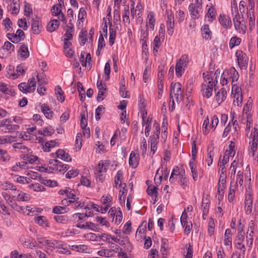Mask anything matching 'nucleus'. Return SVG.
I'll return each instance as SVG.
<instances>
[{"mask_svg": "<svg viewBox=\"0 0 258 258\" xmlns=\"http://www.w3.org/2000/svg\"><path fill=\"white\" fill-rule=\"evenodd\" d=\"M251 109V103L248 102L244 106L243 109V115H242V120L243 123H246V131H249L251 127V124L252 122V115L250 113V110Z\"/></svg>", "mask_w": 258, "mask_h": 258, "instance_id": "obj_1", "label": "nucleus"}, {"mask_svg": "<svg viewBox=\"0 0 258 258\" xmlns=\"http://www.w3.org/2000/svg\"><path fill=\"white\" fill-rule=\"evenodd\" d=\"M170 97L175 98L176 102H179L182 97L183 89L182 85L179 82H172L170 86Z\"/></svg>", "mask_w": 258, "mask_h": 258, "instance_id": "obj_2", "label": "nucleus"}, {"mask_svg": "<svg viewBox=\"0 0 258 258\" xmlns=\"http://www.w3.org/2000/svg\"><path fill=\"white\" fill-rule=\"evenodd\" d=\"M156 126V131L154 135L151 136L149 138V143H150L151 151L153 154H154L157 149V145L159 142V134L160 133V125L158 123L154 124Z\"/></svg>", "mask_w": 258, "mask_h": 258, "instance_id": "obj_3", "label": "nucleus"}, {"mask_svg": "<svg viewBox=\"0 0 258 258\" xmlns=\"http://www.w3.org/2000/svg\"><path fill=\"white\" fill-rule=\"evenodd\" d=\"M238 63L241 69H246L247 67L248 58L245 53L241 50H237L236 52Z\"/></svg>", "mask_w": 258, "mask_h": 258, "instance_id": "obj_4", "label": "nucleus"}, {"mask_svg": "<svg viewBox=\"0 0 258 258\" xmlns=\"http://www.w3.org/2000/svg\"><path fill=\"white\" fill-rule=\"evenodd\" d=\"M216 86L215 82H206V84H203L202 86L203 95L207 98H210L213 91V88Z\"/></svg>", "mask_w": 258, "mask_h": 258, "instance_id": "obj_5", "label": "nucleus"}, {"mask_svg": "<svg viewBox=\"0 0 258 258\" xmlns=\"http://www.w3.org/2000/svg\"><path fill=\"white\" fill-rule=\"evenodd\" d=\"M20 91L24 93L33 92L36 88L35 82H23L19 85Z\"/></svg>", "mask_w": 258, "mask_h": 258, "instance_id": "obj_6", "label": "nucleus"}, {"mask_svg": "<svg viewBox=\"0 0 258 258\" xmlns=\"http://www.w3.org/2000/svg\"><path fill=\"white\" fill-rule=\"evenodd\" d=\"M253 199L252 194L248 192L245 194L244 210L246 214H250L252 211Z\"/></svg>", "mask_w": 258, "mask_h": 258, "instance_id": "obj_7", "label": "nucleus"}, {"mask_svg": "<svg viewBox=\"0 0 258 258\" xmlns=\"http://www.w3.org/2000/svg\"><path fill=\"white\" fill-rule=\"evenodd\" d=\"M0 127L5 132H10L12 130H16L19 128V126L16 124H12L10 120L5 119L0 122Z\"/></svg>", "mask_w": 258, "mask_h": 258, "instance_id": "obj_8", "label": "nucleus"}, {"mask_svg": "<svg viewBox=\"0 0 258 258\" xmlns=\"http://www.w3.org/2000/svg\"><path fill=\"white\" fill-rule=\"evenodd\" d=\"M254 227V222L251 220L248 224L246 236L247 244L249 247H251L252 245Z\"/></svg>", "mask_w": 258, "mask_h": 258, "instance_id": "obj_9", "label": "nucleus"}, {"mask_svg": "<svg viewBox=\"0 0 258 258\" xmlns=\"http://www.w3.org/2000/svg\"><path fill=\"white\" fill-rule=\"evenodd\" d=\"M139 99V103L138 106L140 110L142 118H146L147 111L146 109V103H145V100L142 95H140Z\"/></svg>", "mask_w": 258, "mask_h": 258, "instance_id": "obj_10", "label": "nucleus"}, {"mask_svg": "<svg viewBox=\"0 0 258 258\" xmlns=\"http://www.w3.org/2000/svg\"><path fill=\"white\" fill-rule=\"evenodd\" d=\"M219 21L220 24L224 28H230L232 26L231 19L228 16L220 14L219 16Z\"/></svg>", "mask_w": 258, "mask_h": 258, "instance_id": "obj_11", "label": "nucleus"}, {"mask_svg": "<svg viewBox=\"0 0 258 258\" xmlns=\"http://www.w3.org/2000/svg\"><path fill=\"white\" fill-rule=\"evenodd\" d=\"M41 24L37 17L31 20V30L34 34L38 35L41 32Z\"/></svg>", "mask_w": 258, "mask_h": 258, "instance_id": "obj_12", "label": "nucleus"}, {"mask_svg": "<svg viewBox=\"0 0 258 258\" xmlns=\"http://www.w3.org/2000/svg\"><path fill=\"white\" fill-rule=\"evenodd\" d=\"M15 191L14 197L17 201L27 202L31 199L30 195L25 192L19 190Z\"/></svg>", "mask_w": 258, "mask_h": 258, "instance_id": "obj_13", "label": "nucleus"}, {"mask_svg": "<svg viewBox=\"0 0 258 258\" xmlns=\"http://www.w3.org/2000/svg\"><path fill=\"white\" fill-rule=\"evenodd\" d=\"M38 242L39 243L42 244L43 245H48L49 247L53 248H59V243L56 240H50L48 239H45L43 238L39 239Z\"/></svg>", "mask_w": 258, "mask_h": 258, "instance_id": "obj_14", "label": "nucleus"}, {"mask_svg": "<svg viewBox=\"0 0 258 258\" xmlns=\"http://www.w3.org/2000/svg\"><path fill=\"white\" fill-rule=\"evenodd\" d=\"M0 91L5 94L10 95H14L15 93L12 87L2 82H0Z\"/></svg>", "mask_w": 258, "mask_h": 258, "instance_id": "obj_15", "label": "nucleus"}, {"mask_svg": "<svg viewBox=\"0 0 258 258\" xmlns=\"http://www.w3.org/2000/svg\"><path fill=\"white\" fill-rule=\"evenodd\" d=\"M184 174V170L182 169H180L178 166H176L174 168L171 174L170 177L169 178V181L171 182H173L174 181V176H176V178H179L181 175H183Z\"/></svg>", "mask_w": 258, "mask_h": 258, "instance_id": "obj_16", "label": "nucleus"}, {"mask_svg": "<svg viewBox=\"0 0 258 258\" xmlns=\"http://www.w3.org/2000/svg\"><path fill=\"white\" fill-rule=\"evenodd\" d=\"M200 6L196 5V4H191L189 6V11L191 18L193 19H198L200 17L198 8Z\"/></svg>", "mask_w": 258, "mask_h": 258, "instance_id": "obj_17", "label": "nucleus"}, {"mask_svg": "<svg viewBox=\"0 0 258 258\" xmlns=\"http://www.w3.org/2000/svg\"><path fill=\"white\" fill-rule=\"evenodd\" d=\"M227 92L224 88H221L218 91L215 96V100L220 105L226 98Z\"/></svg>", "mask_w": 258, "mask_h": 258, "instance_id": "obj_18", "label": "nucleus"}, {"mask_svg": "<svg viewBox=\"0 0 258 258\" xmlns=\"http://www.w3.org/2000/svg\"><path fill=\"white\" fill-rule=\"evenodd\" d=\"M129 164L133 168H136L139 164V156L133 151L130 154Z\"/></svg>", "mask_w": 258, "mask_h": 258, "instance_id": "obj_19", "label": "nucleus"}, {"mask_svg": "<svg viewBox=\"0 0 258 258\" xmlns=\"http://www.w3.org/2000/svg\"><path fill=\"white\" fill-rule=\"evenodd\" d=\"M18 54L19 55V58L23 60L27 58L29 55V52L28 51V47L25 44H22L20 49L18 51Z\"/></svg>", "mask_w": 258, "mask_h": 258, "instance_id": "obj_20", "label": "nucleus"}, {"mask_svg": "<svg viewBox=\"0 0 258 258\" xmlns=\"http://www.w3.org/2000/svg\"><path fill=\"white\" fill-rule=\"evenodd\" d=\"M152 122V118L151 117H148L147 119L146 118H142V125L145 126V134L147 137L149 135Z\"/></svg>", "mask_w": 258, "mask_h": 258, "instance_id": "obj_21", "label": "nucleus"}, {"mask_svg": "<svg viewBox=\"0 0 258 258\" xmlns=\"http://www.w3.org/2000/svg\"><path fill=\"white\" fill-rule=\"evenodd\" d=\"M60 25V22L56 19L51 20L47 26V30L48 32H52L58 28Z\"/></svg>", "mask_w": 258, "mask_h": 258, "instance_id": "obj_22", "label": "nucleus"}, {"mask_svg": "<svg viewBox=\"0 0 258 258\" xmlns=\"http://www.w3.org/2000/svg\"><path fill=\"white\" fill-rule=\"evenodd\" d=\"M108 166V162H107V161L104 162L103 161L101 160L99 161V162L98 164V167L96 169V172H98L99 173L105 172H106Z\"/></svg>", "mask_w": 258, "mask_h": 258, "instance_id": "obj_23", "label": "nucleus"}, {"mask_svg": "<svg viewBox=\"0 0 258 258\" xmlns=\"http://www.w3.org/2000/svg\"><path fill=\"white\" fill-rule=\"evenodd\" d=\"M147 18L148 19V21L146 25V27L149 26L150 29L152 30H153L154 29V26L155 24V19L154 18V13L153 12H150L149 13L147 16Z\"/></svg>", "mask_w": 258, "mask_h": 258, "instance_id": "obj_24", "label": "nucleus"}, {"mask_svg": "<svg viewBox=\"0 0 258 258\" xmlns=\"http://www.w3.org/2000/svg\"><path fill=\"white\" fill-rule=\"evenodd\" d=\"M203 37L207 40H210L211 38L212 32L210 30L209 26L207 24L204 25L201 28Z\"/></svg>", "mask_w": 258, "mask_h": 258, "instance_id": "obj_25", "label": "nucleus"}, {"mask_svg": "<svg viewBox=\"0 0 258 258\" xmlns=\"http://www.w3.org/2000/svg\"><path fill=\"white\" fill-rule=\"evenodd\" d=\"M216 15L217 12L216 9L212 6L208 9L206 14V17L208 19L209 21L212 22L216 19Z\"/></svg>", "mask_w": 258, "mask_h": 258, "instance_id": "obj_26", "label": "nucleus"}, {"mask_svg": "<svg viewBox=\"0 0 258 258\" xmlns=\"http://www.w3.org/2000/svg\"><path fill=\"white\" fill-rule=\"evenodd\" d=\"M56 155L57 158H59L64 161H71L72 160L69 154L66 153V152L62 150H58L56 152Z\"/></svg>", "mask_w": 258, "mask_h": 258, "instance_id": "obj_27", "label": "nucleus"}, {"mask_svg": "<svg viewBox=\"0 0 258 258\" xmlns=\"http://www.w3.org/2000/svg\"><path fill=\"white\" fill-rule=\"evenodd\" d=\"M232 232L230 229H227L224 234V245L226 246L232 245Z\"/></svg>", "mask_w": 258, "mask_h": 258, "instance_id": "obj_28", "label": "nucleus"}, {"mask_svg": "<svg viewBox=\"0 0 258 258\" xmlns=\"http://www.w3.org/2000/svg\"><path fill=\"white\" fill-rule=\"evenodd\" d=\"M243 20L238 21L237 22L234 23L235 29L239 33L244 34L246 30V26L245 24L241 23Z\"/></svg>", "mask_w": 258, "mask_h": 258, "instance_id": "obj_29", "label": "nucleus"}, {"mask_svg": "<svg viewBox=\"0 0 258 258\" xmlns=\"http://www.w3.org/2000/svg\"><path fill=\"white\" fill-rule=\"evenodd\" d=\"M36 223L43 227H48V223L46 218L44 216H41L35 217L34 218Z\"/></svg>", "mask_w": 258, "mask_h": 258, "instance_id": "obj_30", "label": "nucleus"}, {"mask_svg": "<svg viewBox=\"0 0 258 258\" xmlns=\"http://www.w3.org/2000/svg\"><path fill=\"white\" fill-rule=\"evenodd\" d=\"M125 83V82H124ZM120 95L124 98H128L130 97V94L128 91L126 90L125 84L122 82L119 88Z\"/></svg>", "mask_w": 258, "mask_h": 258, "instance_id": "obj_31", "label": "nucleus"}, {"mask_svg": "<svg viewBox=\"0 0 258 258\" xmlns=\"http://www.w3.org/2000/svg\"><path fill=\"white\" fill-rule=\"evenodd\" d=\"M42 111L46 118L48 119H50L52 118L53 114V111L50 110V108L47 105L44 104L42 106Z\"/></svg>", "mask_w": 258, "mask_h": 258, "instance_id": "obj_32", "label": "nucleus"}, {"mask_svg": "<svg viewBox=\"0 0 258 258\" xmlns=\"http://www.w3.org/2000/svg\"><path fill=\"white\" fill-rule=\"evenodd\" d=\"M241 41L240 38L236 36L232 37L229 42V47L232 49L235 46L239 45Z\"/></svg>", "mask_w": 258, "mask_h": 258, "instance_id": "obj_33", "label": "nucleus"}, {"mask_svg": "<svg viewBox=\"0 0 258 258\" xmlns=\"http://www.w3.org/2000/svg\"><path fill=\"white\" fill-rule=\"evenodd\" d=\"M2 188L4 190H12L16 191V186L12 183L9 182V181H5L3 182L1 184Z\"/></svg>", "mask_w": 258, "mask_h": 258, "instance_id": "obj_34", "label": "nucleus"}, {"mask_svg": "<svg viewBox=\"0 0 258 258\" xmlns=\"http://www.w3.org/2000/svg\"><path fill=\"white\" fill-rule=\"evenodd\" d=\"M124 186L122 187L121 189L119 190V200L120 203L124 204L125 200V196L124 195L127 192V189H126V183L124 184Z\"/></svg>", "mask_w": 258, "mask_h": 258, "instance_id": "obj_35", "label": "nucleus"}, {"mask_svg": "<svg viewBox=\"0 0 258 258\" xmlns=\"http://www.w3.org/2000/svg\"><path fill=\"white\" fill-rule=\"evenodd\" d=\"M189 62V58L187 55L184 54L181 56L180 58L176 62L177 64H180L182 67L185 68Z\"/></svg>", "mask_w": 258, "mask_h": 258, "instance_id": "obj_36", "label": "nucleus"}, {"mask_svg": "<svg viewBox=\"0 0 258 258\" xmlns=\"http://www.w3.org/2000/svg\"><path fill=\"white\" fill-rule=\"evenodd\" d=\"M61 4L59 3L58 5H55L53 6L51 9L52 15L55 16H58L62 13V11L59 7H61Z\"/></svg>", "mask_w": 258, "mask_h": 258, "instance_id": "obj_37", "label": "nucleus"}, {"mask_svg": "<svg viewBox=\"0 0 258 258\" xmlns=\"http://www.w3.org/2000/svg\"><path fill=\"white\" fill-rule=\"evenodd\" d=\"M16 71L18 74H15V73L12 74L11 75V76L12 77V79H13V80H15V79H17L18 78V75H19V76L20 75H23L24 74V73H25V70L23 68V67L21 65L18 66L17 67Z\"/></svg>", "mask_w": 258, "mask_h": 258, "instance_id": "obj_38", "label": "nucleus"}, {"mask_svg": "<svg viewBox=\"0 0 258 258\" xmlns=\"http://www.w3.org/2000/svg\"><path fill=\"white\" fill-rule=\"evenodd\" d=\"M109 43L110 46H112L114 43V40L116 38V30L114 29H109Z\"/></svg>", "mask_w": 258, "mask_h": 258, "instance_id": "obj_39", "label": "nucleus"}, {"mask_svg": "<svg viewBox=\"0 0 258 258\" xmlns=\"http://www.w3.org/2000/svg\"><path fill=\"white\" fill-rule=\"evenodd\" d=\"M233 97V104L235 106H240L242 103V95L238 94L232 95Z\"/></svg>", "mask_w": 258, "mask_h": 258, "instance_id": "obj_40", "label": "nucleus"}, {"mask_svg": "<svg viewBox=\"0 0 258 258\" xmlns=\"http://www.w3.org/2000/svg\"><path fill=\"white\" fill-rule=\"evenodd\" d=\"M97 254L100 256L109 257L113 254V251L110 249H101L98 251Z\"/></svg>", "mask_w": 258, "mask_h": 258, "instance_id": "obj_41", "label": "nucleus"}, {"mask_svg": "<svg viewBox=\"0 0 258 258\" xmlns=\"http://www.w3.org/2000/svg\"><path fill=\"white\" fill-rule=\"evenodd\" d=\"M56 146V142L55 141H50L45 143V145L43 147V149L44 152H49L50 151V148L54 147Z\"/></svg>", "mask_w": 258, "mask_h": 258, "instance_id": "obj_42", "label": "nucleus"}, {"mask_svg": "<svg viewBox=\"0 0 258 258\" xmlns=\"http://www.w3.org/2000/svg\"><path fill=\"white\" fill-rule=\"evenodd\" d=\"M33 13V10L30 4L25 2L24 6V15L27 17H30Z\"/></svg>", "mask_w": 258, "mask_h": 258, "instance_id": "obj_43", "label": "nucleus"}, {"mask_svg": "<svg viewBox=\"0 0 258 258\" xmlns=\"http://www.w3.org/2000/svg\"><path fill=\"white\" fill-rule=\"evenodd\" d=\"M225 187H226V186L220 185H218L217 194L216 195V197L217 198L218 200L220 201L223 199V196H224V190L225 188Z\"/></svg>", "mask_w": 258, "mask_h": 258, "instance_id": "obj_44", "label": "nucleus"}, {"mask_svg": "<svg viewBox=\"0 0 258 258\" xmlns=\"http://www.w3.org/2000/svg\"><path fill=\"white\" fill-rule=\"evenodd\" d=\"M234 82H232V91H231V95H235L238 94H242V90L241 88H240L236 84H233V83Z\"/></svg>", "mask_w": 258, "mask_h": 258, "instance_id": "obj_45", "label": "nucleus"}, {"mask_svg": "<svg viewBox=\"0 0 258 258\" xmlns=\"http://www.w3.org/2000/svg\"><path fill=\"white\" fill-rule=\"evenodd\" d=\"M10 157L8 154L6 150L1 149L0 151V160L6 162L9 161Z\"/></svg>", "mask_w": 258, "mask_h": 258, "instance_id": "obj_46", "label": "nucleus"}, {"mask_svg": "<svg viewBox=\"0 0 258 258\" xmlns=\"http://www.w3.org/2000/svg\"><path fill=\"white\" fill-rule=\"evenodd\" d=\"M130 10L128 8H125L124 10V14H123V21L124 23H126L128 25L130 24Z\"/></svg>", "mask_w": 258, "mask_h": 258, "instance_id": "obj_47", "label": "nucleus"}, {"mask_svg": "<svg viewBox=\"0 0 258 258\" xmlns=\"http://www.w3.org/2000/svg\"><path fill=\"white\" fill-rule=\"evenodd\" d=\"M55 220L60 223L66 224L68 222V219L64 215H57L54 217Z\"/></svg>", "mask_w": 258, "mask_h": 258, "instance_id": "obj_48", "label": "nucleus"}, {"mask_svg": "<svg viewBox=\"0 0 258 258\" xmlns=\"http://www.w3.org/2000/svg\"><path fill=\"white\" fill-rule=\"evenodd\" d=\"M29 187L35 191H41L45 190L44 187L39 183L31 184Z\"/></svg>", "mask_w": 258, "mask_h": 258, "instance_id": "obj_49", "label": "nucleus"}, {"mask_svg": "<svg viewBox=\"0 0 258 258\" xmlns=\"http://www.w3.org/2000/svg\"><path fill=\"white\" fill-rule=\"evenodd\" d=\"M158 188L156 186H149L147 189V194L150 196L153 195L156 196V198H157V191Z\"/></svg>", "mask_w": 258, "mask_h": 258, "instance_id": "obj_50", "label": "nucleus"}, {"mask_svg": "<svg viewBox=\"0 0 258 258\" xmlns=\"http://www.w3.org/2000/svg\"><path fill=\"white\" fill-rule=\"evenodd\" d=\"M105 107L102 105H99L95 110V117L97 120L100 119V115L104 112Z\"/></svg>", "mask_w": 258, "mask_h": 258, "instance_id": "obj_51", "label": "nucleus"}, {"mask_svg": "<svg viewBox=\"0 0 258 258\" xmlns=\"http://www.w3.org/2000/svg\"><path fill=\"white\" fill-rule=\"evenodd\" d=\"M243 172L241 171H238L237 174V178L236 181V184L237 186H238V184L240 185V187L242 186L243 182Z\"/></svg>", "mask_w": 258, "mask_h": 258, "instance_id": "obj_52", "label": "nucleus"}, {"mask_svg": "<svg viewBox=\"0 0 258 258\" xmlns=\"http://www.w3.org/2000/svg\"><path fill=\"white\" fill-rule=\"evenodd\" d=\"M24 159L29 163L32 164L38 159V158L34 155H26L24 157Z\"/></svg>", "mask_w": 258, "mask_h": 258, "instance_id": "obj_53", "label": "nucleus"}, {"mask_svg": "<svg viewBox=\"0 0 258 258\" xmlns=\"http://www.w3.org/2000/svg\"><path fill=\"white\" fill-rule=\"evenodd\" d=\"M214 227H215L214 221L212 218H211L209 222V224H208V234L210 236H212L214 234Z\"/></svg>", "mask_w": 258, "mask_h": 258, "instance_id": "obj_54", "label": "nucleus"}, {"mask_svg": "<svg viewBox=\"0 0 258 258\" xmlns=\"http://www.w3.org/2000/svg\"><path fill=\"white\" fill-rule=\"evenodd\" d=\"M167 239L165 238H162L161 242V251L162 252V254L163 255H164L166 254V249L168 248V244H167Z\"/></svg>", "mask_w": 258, "mask_h": 258, "instance_id": "obj_55", "label": "nucleus"}, {"mask_svg": "<svg viewBox=\"0 0 258 258\" xmlns=\"http://www.w3.org/2000/svg\"><path fill=\"white\" fill-rule=\"evenodd\" d=\"M185 68L180 64H176L175 73L177 77H180L182 76V72L184 71Z\"/></svg>", "mask_w": 258, "mask_h": 258, "instance_id": "obj_56", "label": "nucleus"}, {"mask_svg": "<svg viewBox=\"0 0 258 258\" xmlns=\"http://www.w3.org/2000/svg\"><path fill=\"white\" fill-rule=\"evenodd\" d=\"M72 207L74 209H78L79 208H82L84 206V203L81 200H77L76 202L72 203Z\"/></svg>", "mask_w": 258, "mask_h": 258, "instance_id": "obj_57", "label": "nucleus"}, {"mask_svg": "<svg viewBox=\"0 0 258 258\" xmlns=\"http://www.w3.org/2000/svg\"><path fill=\"white\" fill-rule=\"evenodd\" d=\"M79 174V171L77 169H72L69 171L66 175L68 178H71L77 176Z\"/></svg>", "mask_w": 258, "mask_h": 258, "instance_id": "obj_58", "label": "nucleus"}, {"mask_svg": "<svg viewBox=\"0 0 258 258\" xmlns=\"http://www.w3.org/2000/svg\"><path fill=\"white\" fill-rule=\"evenodd\" d=\"M10 258H28L25 254H19L17 250H14L11 253Z\"/></svg>", "mask_w": 258, "mask_h": 258, "instance_id": "obj_59", "label": "nucleus"}, {"mask_svg": "<svg viewBox=\"0 0 258 258\" xmlns=\"http://www.w3.org/2000/svg\"><path fill=\"white\" fill-rule=\"evenodd\" d=\"M77 191H76L75 190H73L72 192H70L67 197L70 200V201H72V202H76V201L79 200V197H78L77 196Z\"/></svg>", "mask_w": 258, "mask_h": 258, "instance_id": "obj_60", "label": "nucleus"}, {"mask_svg": "<svg viewBox=\"0 0 258 258\" xmlns=\"http://www.w3.org/2000/svg\"><path fill=\"white\" fill-rule=\"evenodd\" d=\"M214 156V153L212 151L208 152L207 154V157L206 159V162H207L208 166H210L212 165L213 162V159Z\"/></svg>", "mask_w": 258, "mask_h": 258, "instance_id": "obj_61", "label": "nucleus"}, {"mask_svg": "<svg viewBox=\"0 0 258 258\" xmlns=\"http://www.w3.org/2000/svg\"><path fill=\"white\" fill-rule=\"evenodd\" d=\"M86 15L87 13L85 9L84 8H80L78 15V20L83 22L84 21V17H86Z\"/></svg>", "mask_w": 258, "mask_h": 258, "instance_id": "obj_62", "label": "nucleus"}, {"mask_svg": "<svg viewBox=\"0 0 258 258\" xmlns=\"http://www.w3.org/2000/svg\"><path fill=\"white\" fill-rule=\"evenodd\" d=\"M52 212L54 214H62L66 212L65 211V208L61 206H55L52 210Z\"/></svg>", "mask_w": 258, "mask_h": 258, "instance_id": "obj_63", "label": "nucleus"}, {"mask_svg": "<svg viewBox=\"0 0 258 258\" xmlns=\"http://www.w3.org/2000/svg\"><path fill=\"white\" fill-rule=\"evenodd\" d=\"M112 200V198L109 195H107L106 197L103 196L101 199L102 204H103L105 205H110Z\"/></svg>", "mask_w": 258, "mask_h": 258, "instance_id": "obj_64", "label": "nucleus"}]
</instances>
